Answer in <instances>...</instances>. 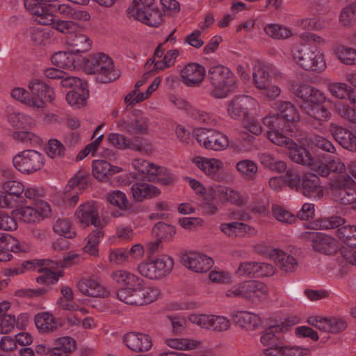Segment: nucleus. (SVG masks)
Instances as JSON below:
<instances>
[{"mask_svg":"<svg viewBox=\"0 0 356 356\" xmlns=\"http://www.w3.org/2000/svg\"><path fill=\"white\" fill-rule=\"evenodd\" d=\"M291 89L302 101L300 108L306 122L315 129L323 131L325 124L332 118L331 111L324 106L327 101L325 94L307 83L295 84Z\"/></svg>","mask_w":356,"mask_h":356,"instance_id":"obj_1","label":"nucleus"},{"mask_svg":"<svg viewBox=\"0 0 356 356\" xmlns=\"http://www.w3.org/2000/svg\"><path fill=\"white\" fill-rule=\"evenodd\" d=\"M114 282L122 285L115 294L119 300L131 305L142 306L153 302L159 296L157 289L145 287L144 280L125 270L112 273Z\"/></svg>","mask_w":356,"mask_h":356,"instance_id":"obj_2","label":"nucleus"},{"mask_svg":"<svg viewBox=\"0 0 356 356\" xmlns=\"http://www.w3.org/2000/svg\"><path fill=\"white\" fill-rule=\"evenodd\" d=\"M28 88L30 92L24 88L15 87L11 90L10 96L33 110L44 108L47 102H52L55 98L54 90L40 79L31 80Z\"/></svg>","mask_w":356,"mask_h":356,"instance_id":"obj_3","label":"nucleus"},{"mask_svg":"<svg viewBox=\"0 0 356 356\" xmlns=\"http://www.w3.org/2000/svg\"><path fill=\"white\" fill-rule=\"evenodd\" d=\"M293 62L300 69L309 72L321 73L327 67L325 54L317 47L300 43L291 51Z\"/></svg>","mask_w":356,"mask_h":356,"instance_id":"obj_4","label":"nucleus"},{"mask_svg":"<svg viewBox=\"0 0 356 356\" xmlns=\"http://www.w3.org/2000/svg\"><path fill=\"white\" fill-rule=\"evenodd\" d=\"M327 88L328 92L337 99L347 97L352 106L339 100L334 101L332 105L335 113L350 122L356 123V89L343 82H330Z\"/></svg>","mask_w":356,"mask_h":356,"instance_id":"obj_5","label":"nucleus"},{"mask_svg":"<svg viewBox=\"0 0 356 356\" xmlns=\"http://www.w3.org/2000/svg\"><path fill=\"white\" fill-rule=\"evenodd\" d=\"M81 68L88 74H95L101 83H109L118 77L113 60L101 52L81 58Z\"/></svg>","mask_w":356,"mask_h":356,"instance_id":"obj_6","label":"nucleus"},{"mask_svg":"<svg viewBox=\"0 0 356 356\" xmlns=\"http://www.w3.org/2000/svg\"><path fill=\"white\" fill-rule=\"evenodd\" d=\"M211 84L210 95L215 98L222 99L234 92L236 78L232 72L224 65L211 67L208 72Z\"/></svg>","mask_w":356,"mask_h":356,"instance_id":"obj_7","label":"nucleus"},{"mask_svg":"<svg viewBox=\"0 0 356 356\" xmlns=\"http://www.w3.org/2000/svg\"><path fill=\"white\" fill-rule=\"evenodd\" d=\"M272 72L273 68L260 62H257L252 68V85L270 101L277 99L282 92L281 87L273 81Z\"/></svg>","mask_w":356,"mask_h":356,"instance_id":"obj_8","label":"nucleus"},{"mask_svg":"<svg viewBox=\"0 0 356 356\" xmlns=\"http://www.w3.org/2000/svg\"><path fill=\"white\" fill-rule=\"evenodd\" d=\"M154 0H134L128 8L129 18L137 19L148 26H156L162 20V15L159 9L153 7Z\"/></svg>","mask_w":356,"mask_h":356,"instance_id":"obj_9","label":"nucleus"},{"mask_svg":"<svg viewBox=\"0 0 356 356\" xmlns=\"http://www.w3.org/2000/svg\"><path fill=\"white\" fill-rule=\"evenodd\" d=\"M268 293V287L262 282L250 280L233 286L227 291L232 298H241L252 302H260Z\"/></svg>","mask_w":356,"mask_h":356,"instance_id":"obj_10","label":"nucleus"},{"mask_svg":"<svg viewBox=\"0 0 356 356\" xmlns=\"http://www.w3.org/2000/svg\"><path fill=\"white\" fill-rule=\"evenodd\" d=\"M257 99L250 95H238L228 102L226 111L227 115L234 120L247 119L259 110Z\"/></svg>","mask_w":356,"mask_h":356,"instance_id":"obj_11","label":"nucleus"},{"mask_svg":"<svg viewBox=\"0 0 356 356\" xmlns=\"http://www.w3.org/2000/svg\"><path fill=\"white\" fill-rule=\"evenodd\" d=\"M15 168L24 175L33 174L41 170L45 163L44 156L33 149L19 152L13 158Z\"/></svg>","mask_w":356,"mask_h":356,"instance_id":"obj_12","label":"nucleus"},{"mask_svg":"<svg viewBox=\"0 0 356 356\" xmlns=\"http://www.w3.org/2000/svg\"><path fill=\"white\" fill-rule=\"evenodd\" d=\"M301 238L311 243V246L315 252L326 255H334L339 251L341 252L342 247L333 237L318 232H305L300 235Z\"/></svg>","mask_w":356,"mask_h":356,"instance_id":"obj_13","label":"nucleus"},{"mask_svg":"<svg viewBox=\"0 0 356 356\" xmlns=\"http://www.w3.org/2000/svg\"><path fill=\"white\" fill-rule=\"evenodd\" d=\"M147 261L140 264L138 270L140 274L151 280L160 279L167 275L173 268V260L169 257L147 259Z\"/></svg>","mask_w":356,"mask_h":356,"instance_id":"obj_14","label":"nucleus"},{"mask_svg":"<svg viewBox=\"0 0 356 356\" xmlns=\"http://www.w3.org/2000/svg\"><path fill=\"white\" fill-rule=\"evenodd\" d=\"M195 135L200 145L207 149L220 152L229 145L228 137L215 129L199 128L195 130Z\"/></svg>","mask_w":356,"mask_h":356,"instance_id":"obj_15","label":"nucleus"},{"mask_svg":"<svg viewBox=\"0 0 356 356\" xmlns=\"http://www.w3.org/2000/svg\"><path fill=\"white\" fill-rule=\"evenodd\" d=\"M263 124L268 129L266 133L268 138L273 144L278 146L291 144L289 138L284 131L286 123L277 112L269 113L266 115L263 118Z\"/></svg>","mask_w":356,"mask_h":356,"instance_id":"obj_16","label":"nucleus"},{"mask_svg":"<svg viewBox=\"0 0 356 356\" xmlns=\"http://www.w3.org/2000/svg\"><path fill=\"white\" fill-rule=\"evenodd\" d=\"M355 181L348 175H342L332 180L330 186L332 191L339 190V199L343 204H353L356 209Z\"/></svg>","mask_w":356,"mask_h":356,"instance_id":"obj_17","label":"nucleus"},{"mask_svg":"<svg viewBox=\"0 0 356 356\" xmlns=\"http://www.w3.org/2000/svg\"><path fill=\"white\" fill-rule=\"evenodd\" d=\"M299 192L309 199L318 201L323 197L325 188L322 186L318 175L313 173H305L303 175L302 186Z\"/></svg>","mask_w":356,"mask_h":356,"instance_id":"obj_18","label":"nucleus"},{"mask_svg":"<svg viewBox=\"0 0 356 356\" xmlns=\"http://www.w3.org/2000/svg\"><path fill=\"white\" fill-rule=\"evenodd\" d=\"M335 224H314V226L307 224L306 228L308 229H329L337 228V236L349 247L356 248V226L348 224H339L334 226Z\"/></svg>","mask_w":356,"mask_h":356,"instance_id":"obj_19","label":"nucleus"},{"mask_svg":"<svg viewBox=\"0 0 356 356\" xmlns=\"http://www.w3.org/2000/svg\"><path fill=\"white\" fill-rule=\"evenodd\" d=\"M191 161L206 176L220 180L218 174L224 168V163L222 160L214 157L195 156L192 158Z\"/></svg>","mask_w":356,"mask_h":356,"instance_id":"obj_20","label":"nucleus"},{"mask_svg":"<svg viewBox=\"0 0 356 356\" xmlns=\"http://www.w3.org/2000/svg\"><path fill=\"white\" fill-rule=\"evenodd\" d=\"M291 325L287 322L273 325L266 329L264 334L261 337V342L269 348L264 349L263 353L266 355V350H277L283 343L282 339L277 335L279 332H284L289 330Z\"/></svg>","mask_w":356,"mask_h":356,"instance_id":"obj_21","label":"nucleus"},{"mask_svg":"<svg viewBox=\"0 0 356 356\" xmlns=\"http://www.w3.org/2000/svg\"><path fill=\"white\" fill-rule=\"evenodd\" d=\"M205 75V67L197 63L187 64L180 72L181 80L188 87L199 86L204 80Z\"/></svg>","mask_w":356,"mask_h":356,"instance_id":"obj_22","label":"nucleus"},{"mask_svg":"<svg viewBox=\"0 0 356 356\" xmlns=\"http://www.w3.org/2000/svg\"><path fill=\"white\" fill-rule=\"evenodd\" d=\"M88 182V175L83 170H77L69 179L65 188V193L69 194V196L72 195L70 199V205H74L78 202V194L86 187Z\"/></svg>","mask_w":356,"mask_h":356,"instance_id":"obj_23","label":"nucleus"},{"mask_svg":"<svg viewBox=\"0 0 356 356\" xmlns=\"http://www.w3.org/2000/svg\"><path fill=\"white\" fill-rule=\"evenodd\" d=\"M59 0H24L25 8L36 17V21L42 24V21L56 8L55 2Z\"/></svg>","mask_w":356,"mask_h":356,"instance_id":"obj_24","label":"nucleus"},{"mask_svg":"<svg viewBox=\"0 0 356 356\" xmlns=\"http://www.w3.org/2000/svg\"><path fill=\"white\" fill-rule=\"evenodd\" d=\"M122 339L129 349L136 353L148 351L152 346L151 337L142 332H127L123 335Z\"/></svg>","mask_w":356,"mask_h":356,"instance_id":"obj_25","label":"nucleus"},{"mask_svg":"<svg viewBox=\"0 0 356 356\" xmlns=\"http://www.w3.org/2000/svg\"><path fill=\"white\" fill-rule=\"evenodd\" d=\"M329 131L342 147L356 152V133L336 123L330 124Z\"/></svg>","mask_w":356,"mask_h":356,"instance_id":"obj_26","label":"nucleus"},{"mask_svg":"<svg viewBox=\"0 0 356 356\" xmlns=\"http://www.w3.org/2000/svg\"><path fill=\"white\" fill-rule=\"evenodd\" d=\"M181 261L184 266L197 273L207 272L213 264L211 257L200 253L184 254Z\"/></svg>","mask_w":356,"mask_h":356,"instance_id":"obj_27","label":"nucleus"},{"mask_svg":"<svg viewBox=\"0 0 356 356\" xmlns=\"http://www.w3.org/2000/svg\"><path fill=\"white\" fill-rule=\"evenodd\" d=\"M35 215L36 211L35 209L31 207H25L15 209L11 212L10 216H9L6 211L0 210V222H8L9 220L13 222H36L37 218Z\"/></svg>","mask_w":356,"mask_h":356,"instance_id":"obj_28","label":"nucleus"},{"mask_svg":"<svg viewBox=\"0 0 356 356\" xmlns=\"http://www.w3.org/2000/svg\"><path fill=\"white\" fill-rule=\"evenodd\" d=\"M25 39L34 46H44L50 42L53 33L37 25L29 26L24 31Z\"/></svg>","mask_w":356,"mask_h":356,"instance_id":"obj_29","label":"nucleus"},{"mask_svg":"<svg viewBox=\"0 0 356 356\" xmlns=\"http://www.w3.org/2000/svg\"><path fill=\"white\" fill-rule=\"evenodd\" d=\"M81 57L67 51H58L51 56L53 65L68 70L81 69Z\"/></svg>","mask_w":356,"mask_h":356,"instance_id":"obj_30","label":"nucleus"},{"mask_svg":"<svg viewBox=\"0 0 356 356\" xmlns=\"http://www.w3.org/2000/svg\"><path fill=\"white\" fill-rule=\"evenodd\" d=\"M132 165L136 170L151 180L156 179L158 176L165 175L167 172V170L164 167L149 163L143 159H134Z\"/></svg>","mask_w":356,"mask_h":356,"instance_id":"obj_31","label":"nucleus"},{"mask_svg":"<svg viewBox=\"0 0 356 356\" xmlns=\"http://www.w3.org/2000/svg\"><path fill=\"white\" fill-rule=\"evenodd\" d=\"M273 108L280 114L286 124L295 123L300 119L298 110L291 102L278 101L273 104Z\"/></svg>","mask_w":356,"mask_h":356,"instance_id":"obj_32","label":"nucleus"},{"mask_svg":"<svg viewBox=\"0 0 356 356\" xmlns=\"http://www.w3.org/2000/svg\"><path fill=\"white\" fill-rule=\"evenodd\" d=\"M122 170V168L113 165L104 160L97 159L92 162V175L96 179L102 181L106 180L110 176Z\"/></svg>","mask_w":356,"mask_h":356,"instance_id":"obj_33","label":"nucleus"},{"mask_svg":"<svg viewBox=\"0 0 356 356\" xmlns=\"http://www.w3.org/2000/svg\"><path fill=\"white\" fill-rule=\"evenodd\" d=\"M42 24L51 26L57 31L65 34H72L77 28V23L72 20H63L55 17L52 13L43 18Z\"/></svg>","mask_w":356,"mask_h":356,"instance_id":"obj_34","label":"nucleus"},{"mask_svg":"<svg viewBox=\"0 0 356 356\" xmlns=\"http://www.w3.org/2000/svg\"><path fill=\"white\" fill-rule=\"evenodd\" d=\"M79 291L86 296L93 298H104L108 296V291L97 281L83 278L78 283Z\"/></svg>","mask_w":356,"mask_h":356,"instance_id":"obj_35","label":"nucleus"},{"mask_svg":"<svg viewBox=\"0 0 356 356\" xmlns=\"http://www.w3.org/2000/svg\"><path fill=\"white\" fill-rule=\"evenodd\" d=\"M232 321L247 330H254L260 324V318L251 312L238 311L232 314Z\"/></svg>","mask_w":356,"mask_h":356,"instance_id":"obj_36","label":"nucleus"},{"mask_svg":"<svg viewBox=\"0 0 356 356\" xmlns=\"http://www.w3.org/2000/svg\"><path fill=\"white\" fill-rule=\"evenodd\" d=\"M289 140L291 144H283L280 146L289 149V156L294 162L309 167L313 158L309 152L304 147H298L290 138Z\"/></svg>","mask_w":356,"mask_h":356,"instance_id":"obj_37","label":"nucleus"},{"mask_svg":"<svg viewBox=\"0 0 356 356\" xmlns=\"http://www.w3.org/2000/svg\"><path fill=\"white\" fill-rule=\"evenodd\" d=\"M220 229L229 237L253 236L257 233V230L249 224H220Z\"/></svg>","mask_w":356,"mask_h":356,"instance_id":"obj_38","label":"nucleus"},{"mask_svg":"<svg viewBox=\"0 0 356 356\" xmlns=\"http://www.w3.org/2000/svg\"><path fill=\"white\" fill-rule=\"evenodd\" d=\"M134 198L136 201H143L152 198L160 194V191L151 184L145 182L135 183L131 188Z\"/></svg>","mask_w":356,"mask_h":356,"instance_id":"obj_39","label":"nucleus"},{"mask_svg":"<svg viewBox=\"0 0 356 356\" xmlns=\"http://www.w3.org/2000/svg\"><path fill=\"white\" fill-rule=\"evenodd\" d=\"M35 325L40 333H49L58 327L56 318L48 312H42L34 317Z\"/></svg>","mask_w":356,"mask_h":356,"instance_id":"obj_40","label":"nucleus"},{"mask_svg":"<svg viewBox=\"0 0 356 356\" xmlns=\"http://www.w3.org/2000/svg\"><path fill=\"white\" fill-rule=\"evenodd\" d=\"M107 140L114 147L120 149H131L141 151L142 146L138 142H134L124 135L118 133H111L107 136Z\"/></svg>","mask_w":356,"mask_h":356,"instance_id":"obj_41","label":"nucleus"},{"mask_svg":"<svg viewBox=\"0 0 356 356\" xmlns=\"http://www.w3.org/2000/svg\"><path fill=\"white\" fill-rule=\"evenodd\" d=\"M76 341L70 337H63L55 340L51 356H70L75 350Z\"/></svg>","mask_w":356,"mask_h":356,"instance_id":"obj_42","label":"nucleus"},{"mask_svg":"<svg viewBox=\"0 0 356 356\" xmlns=\"http://www.w3.org/2000/svg\"><path fill=\"white\" fill-rule=\"evenodd\" d=\"M333 52L336 58L343 65H356V49L343 44H337Z\"/></svg>","mask_w":356,"mask_h":356,"instance_id":"obj_43","label":"nucleus"},{"mask_svg":"<svg viewBox=\"0 0 356 356\" xmlns=\"http://www.w3.org/2000/svg\"><path fill=\"white\" fill-rule=\"evenodd\" d=\"M9 124L16 129H30L33 126V119L28 115L19 112L13 111L7 116Z\"/></svg>","mask_w":356,"mask_h":356,"instance_id":"obj_44","label":"nucleus"},{"mask_svg":"<svg viewBox=\"0 0 356 356\" xmlns=\"http://www.w3.org/2000/svg\"><path fill=\"white\" fill-rule=\"evenodd\" d=\"M74 216L75 220L79 222H97L98 219L95 207L90 203L80 204Z\"/></svg>","mask_w":356,"mask_h":356,"instance_id":"obj_45","label":"nucleus"},{"mask_svg":"<svg viewBox=\"0 0 356 356\" xmlns=\"http://www.w3.org/2000/svg\"><path fill=\"white\" fill-rule=\"evenodd\" d=\"M273 260L280 269L286 273H292L298 267L296 259L291 255L286 254L282 250H273Z\"/></svg>","mask_w":356,"mask_h":356,"instance_id":"obj_46","label":"nucleus"},{"mask_svg":"<svg viewBox=\"0 0 356 356\" xmlns=\"http://www.w3.org/2000/svg\"><path fill=\"white\" fill-rule=\"evenodd\" d=\"M67 43L78 52H86L92 47V40L82 33L71 34L67 39Z\"/></svg>","mask_w":356,"mask_h":356,"instance_id":"obj_47","label":"nucleus"},{"mask_svg":"<svg viewBox=\"0 0 356 356\" xmlns=\"http://www.w3.org/2000/svg\"><path fill=\"white\" fill-rule=\"evenodd\" d=\"M88 92L87 86L85 88H79L68 92L66 95V101L72 107L81 108L86 105Z\"/></svg>","mask_w":356,"mask_h":356,"instance_id":"obj_48","label":"nucleus"},{"mask_svg":"<svg viewBox=\"0 0 356 356\" xmlns=\"http://www.w3.org/2000/svg\"><path fill=\"white\" fill-rule=\"evenodd\" d=\"M309 352L308 348H302L299 346H288L282 343L277 350H266L268 356H304Z\"/></svg>","mask_w":356,"mask_h":356,"instance_id":"obj_49","label":"nucleus"},{"mask_svg":"<svg viewBox=\"0 0 356 356\" xmlns=\"http://www.w3.org/2000/svg\"><path fill=\"white\" fill-rule=\"evenodd\" d=\"M267 35L275 40H285L291 37L293 33L290 29L279 24H268L264 27Z\"/></svg>","mask_w":356,"mask_h":356,"instance_id":"obj_50","label":"nucleus"},{"mask_svg":"<svg viewBox=\"0 0 356 356\" xmlns=\"http://www.w3.org/2000/svg\"><path fill=\"white\" fill-rule=\"evenodd\" d=\"M152 236L161 241H170L177 233L172 224H155L152 230Z\"/></svg>","mask_w":356,"mask_h":356,"instance_id":"obj_51","label":"nucleus"},{"mask_svg":"<svg viewBox=\"0 0 356 356\" xmlns=\"http://www.w3.org/2000/svg\"><path fill=\"white\" fill-rule=\"evenodd\" d=\"M1 188L3 193L6 194L8 200H10V197L19 198L24 191V186L22 183L16 180H6L3 181L1 184Z\"/></svg>","mask_w":356,"mask_h":356,"instance_id":"obj_52","label":"nucleus"},{"mask_svg":"<svg viewBox=\"0 0 356 356\" xmlns=\"http://www.w3.org/2000/svg\"><path fill=\"white\" fill-rule=\"evenodd\" d=\"M339 22L343 27H351L356 23V3H350L340 12Z\"/></svg>","mask_w":356,"mask_h":356,"instance_id":"obj_53","label":"nucleus"},{"mask_svg":"<svg viewBox=\"0 0 356 356\" xmlns=\"http://www.w3.org/2000/svg\"><path fill=\"white\" fill-rule=\"evenodd\" d=\"M46 154L53 159L64 158L66 152V147L64 144L58 139H50L45 148Z\"/></svg>","mask_w":356,"mask_h":356,"instance_id":"obj_54","label":"nucleus"},{"mask_svg":"<svg viewBox=\"0 0 356 356\" xmlns=\"http://www.w3.org/2000/svg\"><path fill=\"white\" fill-rule=\"evenodd\" d=\"M327 160L328 156H318L315 158H312V163L309 167L318 175L327 177L330 175L329 163Z\"/></svg>","mask_w":356,"mask_h":356,"instance_id":"obj_55","label":"nucleus"},{"mask_svg":"<svg viewBox=\"0 0 356 356\" xmlns=\"http://www.w3.org/2000/svg\"><path fill=\"white\" fill-rule=\"evenodd\" d=\"M147 124L148 119L147 118H141L140 120H136L131 127L127 124L124 120H120L118 123V127L120 131H127L132 134L136 132H145Z\"/></svg>","mask_w":356,"mask_h":356,"instance_id":"obj_56","label":"nucleus"},{"mask_svg":"<svg viewBox=\"0 0 356 356\" xmlns=\"http://www.w3.org/2000/svg\"><path fill=\"white\" fill-rule=\"evenodd\" d=\"M236 170L242 175L252 179L257 172V165L252 160L244 159L236 163Z\"/></svg>","mask_w":356,"mask_h":356,"instance_id":"obj_57","label":"nucleus"},{"mask_svg":"<svg viewBox=\"0 0 356 356\" xmlns=\"http://www.w3.org/2000/svg\"><path fill=\"white\" fill-rule=\"evenodd\" d=\"M165 343L169 347L177 350H189L195 348L200 343L186 338H175L165 339Z\"/></svg>","mask_w":356,"mask_h":356,"instance_id":"obj_58","label":"nucleus"},{"mask_svg":"<svg viewBox=\"0 0 356 356\" xmlns=\"http://www.w3.org/2000/svg\"><path fill=\"white\" fill-rule=\"evenodd\" d=\"M302 179L303 175L301 176L300 172L295 170H287L284 177L285 184L296 191H300Z\"/></svg>","mask_w":356,"mask_h":356,"instance_id":"obj_59","label":"nucleus"},{"mask_svg":"<svg viewBox=\"0 0 356 356\" xmlns=\"http://www.w3.org/2000/svg\"><path fill=\"white\" fill-rule=\"evenodd\" d=\"M38 273H42V275L36 278V282L47 286L56 283L58 277L63 275L61 272L58 274L56 272L51 270L50 268H40Z\"/></svg>","mask_w":356,"mask_h":356,"instance_id":"obj_60","label":"nucleus"},{"mask_svg":"<svg viewBox=\"0 0 356 356\" xmlns=\"http://www.w3.org/2000/svg\"><path fill=\"white\" fill-rule=\"evenodd\" d=\"M13 138L22 143H29L30 144H40L41 138L34 133L28 131V129H22V131H15L13 134Z\"/></svg>","mask_w":356,"mask_h":356,"instance_id":"obj_61","label":"nucleus"},{"mask_svg":"<svg viewBox=\"0 0 356 356\" xmlns=\"http://www.w3.org/2000/svg\"><path fill=\"white\" fill-rule=\"evenodd\" d=\"M108 201L113 205L118 207L120 209L127 208L129 202L126 195L120 191H113L107 195Z\"/></svg>","mask_w":356,"mask_h":356,"instance_id":"obj_62","label":"nucleus"},{"mask_svg":"<svg viewBox=\"0 0 356 356\" xmlns=\"http://www.w3.org/2000/svg\"><path fill=\"white\" fill-rule=\"evenodd\" d=\"M273 215L280 222H293L296 220V216L279 206L273 207Z\"/></svg>","mask_w":356,"mask_h":356,"instance_id":"obj_63","label":"nucleus"},{"mask_svg":"<svg viewBox=\"0 0 356 356\" xmlns=\"http://www.w3.org/2000/svg\"><path fill=\"white\" fill-rule=\"evenodd\" d=\"M16 323L14 315L3 313L0 316V334H7L13 330Z\"/></svg>","mask_w":356,"mask_h":356,"instance_id":"obj_64","label":"nucleus"}]
</instances>
